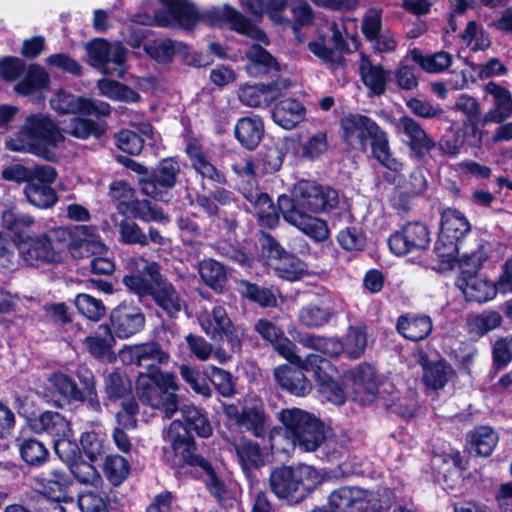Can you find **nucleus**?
Segmentation results:
<instances>
[{
	"label": "nucleus",
	"mask_w": 512,
	"mask_h": 512,
	"mask_svg": "<svg viewBox=\"0 0 512 512\" xmlns=\"http://www.w3.org/2000/svg\"><path fill=\"white\" fill-rule=\"evenodd\" d=\"M165 441L172 453V463L176 466L200 467L206 473V487L215 499L224 506L232 505L235 492L215 474L210 463L196 454L194 438L178 421H173L165 434Z\"/></svg>",
	"instance_id": "1"
},
{
	"label": "nucleus",
	"mask_w": 512,
	"mask_h": 512,
	"mask_svg": "<svg viewBox=\"0 0 512 512\" xmlns=\"http://www.w3.org/2000/svg\"><path fill=\"white\" fill-rule=\"evenodd\" d=\"M344 141L353 148L366 150L370 142L372 155L393 172L402 170L403 164L390 151L387 133L370 117L360 113L345 114L340 120Z\"/></svg>",
	"instance_id": "2"
},
{
	"label": "nucleus",
	"mask_w": 512,
	"mask_h": 512,
	"mask_svg": "<svg viewBox=\"0 0 512 512\" xmlns=\"http://www.w3.org/2000/svg\"><path fill=\"white\" fill-rule=\"evenodd\" d=\"M63 140V134L47 115L34 114L27 117L20 131L7 141L6 146L11 151L29 152L53 160L52 148Z\"/></svg>",
	"instance_id": "3"
},
{
	"label": "nucleus",
	"mask_w": 512,
	"mask_h": 512,
	"mask_svg": "<svg viewBox=\"0 0 512 512\" xmlns=\"http://www.w3.org/2000/svg\"><path fill=\"white\" fill-rule=\"evenodd\" d=\"M320 483L318 472L309 465L297 467L283 466L274 469L270 474V487L279 499L289 503L304 500Z\"/></svg>",
	"instance_id": "4"
},
{
	"label": "nucleus",
	"mask_w": 512,
	"mask_h": 512,
	"mask_svg": "<svg viewBox=\"0 0 512 512\" xmlns=\"http://www.w3.org/2000/svg\"><path fill=\"white\" fill-rule=\"evenodd\" d=\"M139 398L154 409L162 410L165 417L171 418L178 408L176 391L178 385L172 373L151 370L140 372L137 384Z\"/></svg>",
	"instance_id": "5"
},
{
	"label": "nucleus",
	"mask_w": 512,
	"mask_h": 512,
	"mask_svg": "<svg viewBox=\"0 0 512 512\" xmlns=\"http://www.w3.org/2000/svg\"><path fill=\"white\" fill-rule=\"evenodd\" d=\"M71 240L69 229L57 227L40 235L27 236L18 243V249L28 265L39 266L60 261Z\"/></svg>",
	"instance_id": "6"
},
{
	"label": "nucleus",
	"mask_w": 512,
	"mask_h": 512,
	"mask_svg": "<svg viewBox=\"0 0 512 512\" xmlns=\"http://www.w3.org/2000/svg\"><path fill=\"white\" fill-rule=\"evenodd\" d=\"M279 419L286 429V436L294 447L303 451H314L324 439L318 421L299 408L283 409Z\"/></svg>",
	"instance_id": "7"
},
{
	"label": "nucleus",
	"mask_w": 512,
	"mask_h": 512,
	"mask_svg": "<svg viewBox=\"0 0 512 512\" xmlns=\"http://www.w3.org/2000/svg\"><path fill=\"white\" fill-rule=\"evenodd\" d=\"M471 230L465 215L452 208L445 209L441 214L439 238L435 243V252L442 260H450L460 254L461 240Z\"/></svg>",
	"instance_id": "8"
},
{
	"label": "nucleus",
	"mask_w": 512,
	"mask_h": 512,
	"mask_svg": "<svg viewBox=\"0 0 512 512\" xmlns=\"http://www.w3.org/2000/svg\"><path fill=\"white\" fill-rule=\"evenodd\" d=\"M290 201L296 209L324 213L338 205L339 195L335 189L329 186L302 180L294 186Z\"/></svg>",
	"instance_id": "9"
},
{
	"label": "nucleus",
	"mask_w": 512,
	"mask_h": 512,
	"mask_svg": "<svg viewBox=\"0 0 512 512\" xmlns=\"http://www.w3.org/2000/svg\"><path fill=\"white\" fill-rule=\"evenodd\" d=\"M198 322L204 333L213 341H227L232 350H239L243 331L236 327L223 305H214L199 313Z\"/></svg>",
	"instance_id": "10"
},
{
	"label": "nucleus",
	"mask_w": 512,
	"mask_h": 512,
	"mask_svg": "<svg viewBox=\"0 0 512 512\" xmlns=\"http://www.w3.org/2000/svg\"><path fill=\"white\" fill-rule=\"evenodd\" d=\"M86 49L91 66L103 74L124 76L127 50L121 43L97 39L88 43Z\"/></svg>",
	"instance_id": "11"
},
{
	"label": "nucleus",
	"mask_w": 512,
	"mask_h": 512,
	"mask_svg": "<svg viewBox=\"0 0 512 512\" xmlns=\"http://www.w3.org/2000/svg\"><path fill=\"white\" fill-rule=\"evenodd\" d=\"M278 207L284 220L315 242H324L330 236L326 221L296 209L287 195L278 197Z\"/></svg>",
	"instance_id": "12"
},
{
	"label": "nucleus",
	"mask_w": 512,
	"mask_h": 512,
	"mask_svg": "<svg viewBox=\"0 0 512 512\" xmlns=\"http://www.w3.org/2000/svg\"><path fill=\"white\" fill-rule=\"evenodd\" d=\"M328 504L333 512H369L381 507L377 504L374 492L357 486H343L333 490L329 495Z\"/></svg>",
	"instance_id": "13"
},
{
	"label": "nucleus",
	"mask_w": 512,
	"mask_h": 512,
	"mask_svg": "<svg viewBox=\"0 0 512 512\" xmlns=\"http://www.w3.org/2000/svg\"><path fill=\"white\" fill-rule=\"evenodd\" d=\"M302 367L314 372L320 392L333 404L345 402V392L336 381L337 371L331 363L317 354H309L301 363Z\"/></svg>",
	"instance_id": "14"
},
{
	"label": "nucleus",
	"mask_w": 512,
	"mask_h": 512,
	"mask_svg": "<svg viewBox=\"0 0 512 512\" xmlns=\"http://www.w3.org/2000/svg\"><path fill=\"white\" fill-rule=\"evenodd\" d=\"M180 172L181 166L176 158L170 157L161 160L151 176L141 179L142 193L162 201L165 196L162 189L173 188Z\"/></svg>",
	"instance_id": "15"
},
{
	"label": "nucleus",
	"mask_w": 512,
	"mask_h": 512,
	"mask_svg": "<svg viewBox=\"0 0 512 512\" xmlns=\"http://www.w3.org/2000/svg\"><path fill=\"white\" fill-rule=\"evenodd\" d=\"M430 243L427 227L418 221L406 223L399 231L392 234L388 240L391 251L398 256L424 250Z\"/></svg>",
	"instance_id": "16"
},
{
	"label": "nucleus",
	"mask_w": 512,
	"mask_h": 512,
	"mask_svg": "<svg viewBox=\"0 0 512 512\" xmlns=\"http://www.w3.org/2000/svg\"><path fill=\"white\" fill-rule=\"evenodd\" d=\"M110 321L113 333L121 339L142 331L146 322L141 308L127 301L121 302L111 311Z\"/></svg>",
	"instance_id": "17"
},
{
	"label": "nucleus",
	"mask_w": 512,
	"mask_h": 512,
	"mask_svg": "<svg viewBox=\"0 0 512 512\" xmlns=\"http://www.w3.org/2000/svg\"><path fill=\"white\" fill-rule=\"evenodd\" d=\"M120 358L128 364L144 367L147 371L158 370L157 365L166 364L169 354L155 342L128 346L120 351Z\"/></svg>",
	"instance_id": "18"
},
{
	"label": "nucleus",
	"mask_w": 512,
	"mask_h": 512,
	"mask_svg": "<svg viewBox=\"0 0 512 512\" xmlns=\"http://www.w3.org/2000/svg\"><path fill=\"white\" fill-rule=\"evenodd\" d=\"M205 17L211 25H218L223 21H228L235 31L266 45L269 43L267 36L262 30L254 26L247 18L230 6L213 8L206 13Z\"/></svg>",
	"instance_id": "19"
},
{
	"label": "nucleus",
	"mask_w": 512,
	"mask_h": 512,
	"mask_svg": "<svg viewBox=\"0 0 512 512\" xmlns=\"http://www.w3.org/2000/svg\"><path fill=\"white\" fill-rule=\"evenodd\" d=\"M492 97V107L484 114L483 124H501L512 115V93L500 84L490 81L483 88Z\"/></svg>",
	"instance_id": "20"
},
{
	"label": "nucleus",
	"mask_w": 512,
	"mask_h": 512,
	"mask_svg": "<svg viewBox=\"0 0 512 512\" xmlns=\"http://www.w3.org/2000/svg\"><path fill=\"white\" fill-rule=\"evenodd\" d=\"M396 127L399 132L407 137L410 150L418 158L423 157L425 153L436 146L435 141L426 133L423 127L409 116L400 117Z\"/></svg>",
	"instance_id": "21"
},
{
	"label": "nucleus",
	"mask_w": 512,
	"mask_h": 512,
	"mask_svg": "<svg viewBox=\"0 0 512 512\" xmlns=\"http://www.w3.org/2000/svg\"><path fill=\"white\" fill-rule=\"evenodd\" d=\"M256 331L267 341H269L275 350L287 359L290 363H302L303 360L295 352V344L289 340L272 322L260 319L255 324Z\"/></svg>",
	"instance_id": "22"
},
{
	"label": "nucleus",
	"mask_w": 512,
	"mask_h": 512,
	"mask_svg": "<svg viewBox=\"0 0 512 512\" xmlns=\"http://www.w3.org/2000/svg\"><path fill=\"white\" fill-rule=\"evenodd\" d=\"M289 86L286 80L268 85H244L238 92L239 100L249 107L269 105L278 97V91Z\"/></svg>",
	"instance_id": "23"
},
{
	"label": "nucleus",
	"mask_w": 512,
	"mask_h": 512,
	"mask_svg": "<svg viewBox=\"0 0 512 512\" xmlns=\"http://www.w3.org/2000/svg\"><path fill=\"white\" fill-rule=\"evenodd\" d=\"M298 367L282 365L275 369L274 376L277 383L289 393L295 396H305L311 391V384L305 377L301 363H295ZM306 371H308L306 369Z\"/></svg>",
	"instance_id": "24"
},
{
	"label": "nucleus",
	"mask_w": 512,
	"mask_h": 512,
	"mask_svg": "<svg viewBox=\"0 0 512 512\" xmlns=\"http://www.w3.org/2000/svg\"><path fill=\"white\" fill-rule=\"evenodd\" d=\"M31 429L37 434H48L56 440L59 437L72 436L69 421L59 412L45 411L30 422Z\"/></svg>",
	"instance_id": "25"
},
{
	"label": "nucleus",
	"mask_w": 512,
	"mask_h": 512,
	"mask_svg": "<svg viewBox=\"0 0 512 512\" xmlns=\"http://www.w3.org/2000/svg\"><path fill=\"white\" fill-rule=\"evenodd\" d=\"M34 488L39 493L53 500H65L66 490L70 485L69 476L61 470H51L34 478Z\"/></svg>",
	"instance_id": "26"
},
{
	"label": "nucleus",
	"mask_w": 512,
	"mask_h": 512,
	"mask_svg": "<svg viewBox=\"0 0 512 512\" xmlns=\"http://www.w3.org/2000/svg\"><path fill=\"white\" fill-rule=\"evenodd\" d=\"M353 389L359 401L363 404L373 400L377 389L378 381L375 370L368 364H360L351 372Z\"/></svg>",
	"instance_id": "27"
},
{
	"label": "nucleus",
	"mask_w": 512,
	"mask_h": 512,
	"mask_svg": "<svg viewBox=\"0 0 512 512\" xmlns=\"http://www.w3.org/2000/svg\"><path fill=\"white\" fill-rule=\"evenodd\" d=\"M456 286L462 291L467 300L479 303L493 299L498 292L495 283L487 281L478 275L458 277Z\"/></svg>",
	"instance_id": "28"
},
{
	"label": "nucleus",
	"mask_w": 512,
	"mask_h": 512,
	"mask_svg": "<svg viewBox=\"0 0 512 512\" xmlns=\"http://www.w3.org/2000/svg\"><path fill=\"white\" fill-rule=\"evenodd\" d=\"M266 415L264 403L256 396H249L241 411L240 426L251 431L256 437H263L265 434Z\"/></svg>",
	"instance_id": "29"
},
{
	"label": "nucleus",
	"mask_w": 512,
	"mask_h": 512,
	"mask_svg": "<svg viewBox=\"0 0 512 512\" xmlns=\"http://www.w3.org/2000/svg\"><path fill=\"white\" fill-rule=\"evenodd\" d=\"M47 383L48 393L46 396H58L67 403H73L83 398L82 390L78 387L76 381L62 372L49 374L47 376Z\"/></svg>",
	"instance_id": "30"
},
{
	"label": "nucleus",
	"mask_w": 512,
	"mask_h": 512,
	"mask_svg": "<svg viewBox=\"0 0 512 512\" xmlns=\"http://www.w3.org/2000/svg\"><path fill=\"white\" fill-rule=\"evenodd\" d=\"M238 142L248 150L255 149L264 134V125L260 117H242L234 127Z\"/></svg>",
	"instance_id": "31"
},
{
	"label": "nucleus",
	"mask_w": 512,
	"mask_h": 512,
	"mask_svg": "<svg viewBox=\"0 0 512 512\" xmlns=\"http://www.w3.org/2000/svg\"><path fill=\"white\" fill-rule=\"evenodd\" d=\"M305 107L294 99H285L276 104L272 112L273 121L284 129L296 127L305 118Z\"/></svg>",
	"instance_id": "32"
},
{
	"label": "nucleus",
	"mask_w": 512,
	"mask_h": 512,
	"mask_svg": "<svg viewBox=\"0 0 512 512\" xmlns=\"http://www.w3.org/2000/svg\"><path fill=\"white\" fill-rule=\"evenodd\" d=\"M50 77L38 64H31L22 74V78L15 84L14 90L20 95L28 96L48 87Z\"/></svg>",
	"instance_id": "33"
},
{
	"label": "nucleus",
	"mask_w": 512,
	"mask_h": 512,
	"mask_svg": "<svg viewBox=\"0 0 512 512\" xmlns=\"http://www.w3.org/2000/svg\"><path fill=\"white\" fill-rule=\"evenodd\" d=\"M432 328L431 318L425 315L401 316L397 321L398 332L412 341L426 338L431 333Z\"/></svg>",
	"instance_id": "34"
},
{
	"label": "nucleus",
	"mask_w": 512,
	"mask_h": 512,
	"mask_svg": "<svg viewBox=\"0 0 512 512\" xmlns=\"http://www.w3.org/2000/svg\"><path fill=\"white\" fill-rule=\"evenodd\" d=\"M454 107L465 116L466 121L464 125H469L471 127L472 135L474 138V141L471 143V145L474 147H479L482 142V137L481 131L479 130L476 123L481 113L478 100L469 94H461L456 99Z\"/></svg>",
	"instance_id": "35"
},
{
	"label": "nucleus",
	"mask_w": 512,
	"mask_h": 512,
	"mask_svg": "<svg viewBox=\"0 0 512 512\" xmlns=\"http://www.w3.org/2000/svg\"><path fill=\"white\" fill-rule=\"evenodd\" d=\"M155 284L152 297L155 302L168 314L173 315L181 311L183 301L174 286L164 280L159 274L158 279L153 280Z\"/></svg>",
	"instance_id": "36"
},
{
	"label": "nucleus",
	"mask_w": 512,
	"mask_h": 512,
	"mask_svg": "<svg viewBox=\"0 0 512 512\" xmlns=\"http://www.w3.org/2000/svg\"><path fill=\"white\" fill-rule=\"evenodd\" d=\"M81 247L90 252L92 259L90 261L91 271L94 274L106 275L115 269L113 260L107 255V247L98 239L83 240Z\"/></svg>",
	"instance_id": "37"
},
{
	"label": "nucleus",
	"mask_w": 512,
	"mask_h": 512,
	"mask_svg": "<svg viewBox=\"0 0 512 512\" xmlns=\"http://www.w3.org/2000/svg\"><path fill=\"white\" fill-rule=\"evenodd\" d=\"M360 72L363 83L375 95H381L385 92L390 74L381 65H375L367 57L363 56L360 64Z\"/></svg>",
	"instance_id": "38"
},
{
	"label": "nucleus",
	"mask_w": 512,
	"mask_h": 512,
	"mask_svg": "<svg viewBox=\"0 0 512 512\" xmlns=\"http://www.w3.org/2000/svg\"><path fill=\"white\" fill-rule=\"evenodd\" d=\"M247 200L253 205L256 215L260 222L268 228H273L278 223V211L272 203L270 197L262 192H250L246 195Z\"/></svg>",
	"instance_id": "39"
},
{
	"label": "nucleus",
	"mask_w": 512,
	"mask_h": 512,
	"mask_svg": "<svg viewBox=\"0 0 512 512\" xmlns=\"http://www.w3.org/2000/svg\"><path fill=\"white\" fill-rule=\"evenodd\" d=\"M468 443L471 453L488 457L498 443V435L487 426L478 427L469 433Z\"/></svg>",
	"instance_id": "40"
},
{
	"label": "nucleus",
	"mask_w": 512,
	"mask_h": 512,
	"mask_svg": "<svg viewBox=\"0 0 512 512\" xmlns=\"http://www.w3.org/2000/svg\"><path fill=\"white\" fill-rule=\"evenodd\" d=\"M186 342L190 352L200 361H207L213 357L220 364H224L230 358L222 348L214 349L212 344L201 336L188 334Z\"/></svg>",
	"instance_id": "41"
},
{
	"label": "nucleus",
	"mask_w": 512,
	"mask_h": 512,
	"mask_svg": "<svg viewBox=\"0 0 512 512\" xmlns=\"http://www.w3.org/2000/svg\"><path fill=\"white\" fill-rule=\"evenodd\" d=\"M181 414L186 425L181 421L180 423L187 429L188 433H190V431L187 426H189L191 430H194L199 437L208 438L212 435V425L202 410L193 405H184L181 408ZM177 421L179 422V420ZM189 435L192 437L191 434Z\"/></svg>",
	"instance_id": "42"
},
{
	"label": "nucleus",
	"mask_w": 512,
	"mask_h": 512,
	"mask_svg": "<svg viewBox=\"0 0 512 512\" xmlns=\"http://www.w3.org/2000/svg\"><path fill=\"white\" fill-rule=\"evenodd\" d=\"M246 55L250 62L246 66V71L251 76H258L259 74L266 73L271 69H278L274 57L259 44L252 45Z\"/></svg>",
	"instance_id": "43"
},
{
	"label": "nucleus",
	"mask_w": 512,
	"mask_h": 512,
	"mask_svg": "<svg viewBox=\"0 0 512 512\" xmlns=\"http://www.w3.org/2000/svg\"><path fill=\"white\" fill-rule=\"evenodd\" d=\"M104 390L110 401H117L132 393V381L126 373L115 370L105 376Z\"/></svg>",
	"instance_id": "44"
},
{
	"label": "nucleus",
	"mask_w": 512,
	"mask_h": 512,
	"mask_svg": "<svg viewBox=\"0 0 512 512\" xmlns=\"http://www.w3.org/2000/svg\"><path fill=\"white\" fill-rule=\"evenodd\" d=\"M168 8L171 17L179 25L191 29L199 20V14L195 7L185 0H161Z\"/></svg>",
	"instance_id": "45"
},
{
	"label": "nucleus",
	"mask_w": 512,
	"mask_h": 512,
	"mask_svg": "<svg viewBox=\"0 0 512 512\" xmlns=\"http://www.w3.org/2000/svg\"><path fill=\"white\" fill-rule=\"evenodd\" d=\"M97 88L102 96L111 100L134 103L140 99L136 91L118 81L102 78L97 82Z\"/></svg>",
	"instance_id": "46"
},
{
	"label": "nucleus",
	"mask_w": 512,
	"mask_h": 512,
	"mask_svg": "<svg viewBox=\"0 0 512 512\" xmlns=\"http://www.w3.org/2000/svg\"><path fill=\"white\" fill-rule=\"evenodd\" d=\"M24 194L27 201L37 208H50L57 201V196L53 188L49 185L37 184L33 181L25 185Z\"/></svg>",
	"instance_id": "47"
},
{
	"label": "nucleus",
	"mask_w": 512,
	"mask_h": 512,
	"mask_svg": "<svg viewBox=\"0 0 512 512\" xmlns=\"http://www.w3.org/2000/svg\"><path fill=\"white\" fill-rule=\"evenodd\" d=\"M412 60L428 73H440L449 68L452 64V56L445 51L433 55L424 56L417 49L410 52Z\"/></svg>",
	"instance_id": "48"
},
{
	"label": "nucleus",
	"mask_w": 512,
	"mask_h": 512,
	"mask_svg": "<svg viewBox=\"0 0 512 512\" xmlns=\"http://www.w3.org/2000/svg\"><path fill=\"white\" fill-rule=\"evenodd\" d=\"M201 279L212 289L221 291L227 280L225 267L214 259H204L199 264Z\"/></svg>",
	"instance_id": "49"
},
{
	"label": "nucleus",
	"mask_w": 512,
	"mask_h": 512,
	"mask_svg": "<svg viewBox=\"0 0 512 512\" xmlns=\"http://www.w3.org/2000/svg\"><path fill=\"white\" fill-rule=\"evenodd\" d=\"M1 224L9 230L20 243L24 240L23 234L34 224V219L30 215L19 213L13 208H6L1 213Z\"/></svg>",
	"instance_id": "50"
},
{
	"label": "nucleus",
	"mask_w": 512,
	"mask_h": 512,
	"mask_svg": "<svg viewBox=\"0 0 512 512\" xmlns=\"http://www.w3.org/2000/svg\"><path fill=\"white\" fill-rule=\"evenodd\" d=\"M187 153L193 168L199 175H201L202 178H207L218 183H222L224 181V177L199 148L195 146H188Z\"/></svg>",
	"instance_id": "51"
},
{
	"label": "nucleus",
	"mask_w": 512,
	"mask_h": 512,
	"mask_svg": "<svg viewBox=\"0 0 512 512\" xmlns=\"http://www.w3.org/2000/svg\"><path fill=\"white\" fill-rule=\"evenodd\" d=\"M235 453L243 470L248 473L251 467L258 466L262 461L259 445L248 439H241L234 444Z\"/></svg>",
	"instance_id": "52"
},
{
	"label": "nucleus",
	"mask_w": 512,
	"mask_h": 512,
	"mask_svg": "<svg viewBox=\"0 0 512 512\" xmlns=\"http://www.w3.org/2000/svg\"><path fill=\"white\" fill-rule=\"evenodd\" d=\"M501 323L502 317L498 312L485 311L471 317L467 322V326L470 334L481 337L499 327Z\"/></svg>",
	"instance_id": "53"
},
{
	"label": "nucleus",
	"mask_w": 512,
	"mask_h": 512,
	"mask_svg": "<svg viewBox=\"0 0 512 512\" xmlns=\"http://www.w3.org/2000/svg\"><path fill=\"white\" fill-rule=\"evenodd\" d=\"M74 304L80 314L94 322L100 321L106 314L103 302L86 293L77 294Z\"/></svg>",
	"instance_id": "54"
},
{
	"label": "nucleus",
	"mask_w": 512,
	"mask_h": 512,
	"mask_svg": "<svg viewBox=\"0 0 512 512\" xmlns=\"http://www.w3.org/2000/svg\"><path fill=\"white\" fill-rule=\"evenodd\" d=\"M332 316L329 309L309 304L299 310L298 320L307 328H320L329 323Z\"/></svg>",
	"instance_id": "55"
},
{
	"label": "nucleus",
	"mask_w": 512,
	"mask_h": 512,
	"mask_svg": "<svg viewBox=\"0 0 512 512\" xmlns=\"http://www.w3.org/2000/svg\"><path fill=\"white\" fill-rule=\"evenodd\" d=\"M109 194L115 202L117 211L123 216H128L130 207L136 199L134 189L126 182L115 181L110 184Z\"/></svg>",
	"instance_id": "56"
},
{
	"label": "nucleus",
	"mask_w": 512,
	"mask_h": 512,
	"mask_svg": "<svg viewBox=\"0 0 512 512\" xmlns=\"http://www.w3.org/2000/svg\"><path fill=\"white\" fill-rule=\"evenodd\" d=\"M277 275L288 281L301 279L306 273V265L301 260L292 255L281 256L275 265Z\"/></svg>",
	"instance_id": "57"
},
{
	"label": "nucleus",
	"mask_w": 512,
	"mask_h": 512,
	"mask_svg": "<svg viewBox=\"0 0 512 512\" xmlns=\"http://www.w3.org/2000/svg\"><path fill=\"white\" fill-rule=\"evenodd\" d=\"M19 450L22 459L30 465H41L49 457L46 446L34 438L24 439L19 446Z\"/></svg>",
	"instance_id": "58"
},
{
	"label": "nucleus",
	"mask_w": 512,
	"mask_h": 512,
	"mask_svg": "<svg viewBox=\"0 0 512 512\" xmlns=\"http://www.w3.org/2000/svg\"><path fill=\"white\" fill-rule=\"evenodd\" d=\"M84 97L60 90L51 99L52 109L62 114H83Z\"/></svg>",
	"instance_id": "59"
},
{
	"label": "nucleus",
	"mask_w": 512,
	"mask_h": 512,
	"mask_svg": "<svg viewBox=\"0 0 512 512\" xmlns=\"http://www.w3.org/2000/svg\"><path fill=\"white\" fill-rule=\"evenodd\" d=\"M343 352L352 359L359 358L365 351L367 335L363 328L350 326L345 336Z\"/></svg>",
	"instance_id": "60"
},
{
	"label": "nucleus",
	"mask_w": 512,
	"mask_h": 512,
	"mask_svg": "<svg viewBox=\"0 0 512 512\" xmlns=\"http://www.w3.org/2000/svg\"><path fill=\"white\" fill-rule=\"evenodd\" d=\"M128 216L140 219L143 222H162L166 220L162 210L148 200L137 198L130 207Z\"/></svg>",
	"instance_id": "61"
},
{
	"label": "nucleus",
	"mask_w": 512,
	"mask_h": 512,
	"mask_svg": "<svg viewBox=\"0 0 512 512\" xmlns=\"http://www.w3.org/2000/svg\"><path fill=\"white\" fill-rule=\"evenodd\" d=\"M103 470L113 485H119L129 474V464L122 456L110 455L105 459Z\"/></svg>",
	"instance_id": "62"
},
{
	"label": "nucleus",
	"mask_w": 512,
	"mask_h": 512,
	"mask_svg": "<svg viewBox=\"0 0 512 512\" xmlns=\"http://www.w3.org/2000/svg\"><path fill=\"white\" fill-rule=\"evenodd\" d=\"M451 374V368L444 362L429 364L424 368L423 381L429 388L434 390L445 386Z\"/></svg>",
	"instance_id": "63"
},
{
	"label": "nucleus",
	"mask_w": 512,
	"mask_h": 512,
	"mask_svg": "<svg viewBox=\"0 0 512 512\" xmlns=\"http://www.w3.org/2000/svg\"><path fill=\"white\" fill-rule=\"evenodd\" d=\"M78 507L81 512H109L106 496L97 491H84L78 496Z\"/></svg>",
	"instance_id": "64"
}]
</instances>
